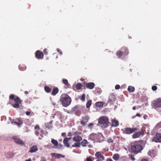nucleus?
Segmentation results:
<instances>
[{"instance_id":"obj_1","label":"nucleus","mask_w":161,"mask_h":161,"mask_svg":"<svg viewBox=\"0 0 161 161\" xmlns=\"http://www.w3.org/2000/svg\"><path fill=\"white\" fill-rule=\"evenodd\" d=\"M60 101L64 107H66L70 105L71 99L68 95L64 94L61 95Z\"/></svg>"},{"instance_id":"obj_2","label":"nucleus","mask_w":161,"mask_h":161,"mask_svg":"<svg viewBox=\"0 0 161 161\" xmlns=\"http://www.w3.org/2000/svg\"><path fill=\"white\" fill-rule=\"evenodd\" d=\"M108 119L107 117L103 116L98 119L99 125L103 128L107 127L108 125Z\"/></svg>"},{"instance_id":"obj_3","label":"nucleus","mask_w":161,"mask_h":161,"mask_svg":"<svg viewBox=\"0 0 161 161\" xmlns=\"http://www.w3.org/2000/svg\"><path fill=\"white\" fill-rule=\"evenodd\" d=\"M9 99L14 100L15 102V103L13 104L11 103V104L13 107L15 108H18L19 107V105L21 103V101L18 97H15V95L14 94H11L9 96Z\"/></svg>"},{"instance_id":"obj_4","label":"nucleus","mask_w":161,"mask_h":161,"mask_svg":"<svg viewBox=\"0 0 161 161\" xmlns=\"http://www.w3.org/2000/svg\"><path fill=\"white\" fill-rule=\"evenodd\" d=\"M131 149L133 153L135 154H137L140 152L143 149V148L141 145L137 143L132 145Z\"/></svg>"},{"instance_id":"obj_5","label":"nucleus","mask_w":161,"mask_h":161,"mask_svg":"<svg viewBox=\"0 0 161 161\" xmlns=\"http://www.w3.org/2000/svg\"><path fill=\"white\" fill-rule=\"evenodd\" d=\"M71 137H66L64 139L63 143L65 147H70L71 145L72 146L74 141H73V140H71Z\"/></svg>"},{"instance_id":"obj_6","label":"nucleus","mask_w":161,"mask_h":161,"mask_svg":"<svg viewBox=\"0 0 161 161\" xmlns=\"http://www.w3.org/2000/svg\"><path fill=\"white\" fill-rule=\"evenodd\" d=\"M81 134V133L78 131H76L73 133L74 136L73 139V141L80 142L82 140V137L80 136Z\"/></svg>"},{"instance_id":"obj_7","label":"nucleus","mask_w":161,"mask_h":161,"mask_svg":"<svg viewBox=\"0 0 161 161\" xmlns=\"http://www.w3.org/2000/svg\"><path fill=\"white\" fill-rule=\"evenodd\" d=\"M137 128H125L124 129L123 133L126 134H130L137 131Z\"/></svg>"},{"instance_id":"obj_8","label":"nucleus","mask_w":161,"mask_h":161,"mask_svg":"<svg viewBox=\"0 0 161 161\" xmlns=\"http://www.w3.org/2000/svg\"><path fill=\"white\" fill-rule=\"evenodd\" d=\"M153 141L156 142L161 143V133L156 132L153 138Z\"/></svg>"},{"instance_id":"obj_9","label":"nucleus","mask_w":161,"mask_h":161,"mask_svg":"<svg viewBox=\"0 0 161 161\" xmlns=\"http://www.w3.org/2000/svg\"><path fill=\"white\" fill-rule=\"evenodd\" d=\"M153 106L156 108H161V98L154 100L153 102Z\"/></svg>"},{"instance_id":"obj_10","label":"nucleus","mask_w":161,"mask_h":161,"mask_svg":"<svg viewBox=\"0 0 161 161\" xmlns=\"http://www.w3.org/2000/svg\"><path fill=\"white\" fill-rule=\"evenodd\" d=\"M144 135V132L142 129V128L139 130V132L134 133L132 135V137L134 138H136L139 137L140 136H142Z\"/></svg>"},{"instance_id":"obj_11","label":"nucleus","mask_w":161,"mask_h":161,"mask_svg":"<svg viewBox=\"0 0 161 161\" xmlns=\"http://www.w3.org/2000/svg\"><path fill=\"white\" fill-rule=\"evenodd\" d=\"M36 57L38 59H42L44 57L43 53L40 50H37L35 53Z\"/></svg>"},{"instance_id":"obj_12","label":"nucleus","mask_w":161,"mask_h":161,"mask_svg":"<svg viewBox=\"0 0 161 161\" xmlns=\"http://www.w3.org/2000/svg\"><path fill=\"white\" fill-rule=\"evenodd\" d=\"M13 138L14 139V141L16 144H19L21 146H25V143L19 138H18L16 136L14 137Z\"/></svg>"},{"instance_id":"obj_13","label":"nucleus","mask_w":161,"mask_h":161,"mask_svg":"<svg viewBox=\"0 0 161 161\" xmlns=\"http://www.w3.org/2000/svg\"><path fill=\"white\" fill-rule=\"evenodd\" d=\"M83 120L80 121V124L83 126H85L86 125V123L87 122L89 119V117L88 116H85L82 117Z\"/></svg>"},{"instance_id":"obj_14","label":"nucleus","mask_w":161,"mask_h":161,"mask_svg":"<svg viewBox=\"0 0 161 161\" xmlns=\"http://www.w3.org/2000/svg\"><path fill=\"white\" fill-rule=\"evenodd\" d=\"M95 156L97 159H99L101 161L104 160V157L99 152H96L95 154Z\"/></svg>"},{"instance_id":"obj_15","label":"nucleus","mask_w":161,"mask_h":161,"mask_svg":"<svg viewBox=\"0 0 161 161\" xmlns=\"http://www.w3.org/2000/svg\"><path fill=\"white\" fill-rule=\"evenodd\" d=\"M98 137V134H96L92 133L89 136L88 139L92 141H96L97 138Z\"/></svg>"},{"instance_id":"obj_16","label":"nucleus","mask_w":161,"mask_h":161,"mask_svg":"<svg viewBox=\"0 0 161 161\" xmlns=\"http://www.w3.org/2000/svg\"><path fill=\"white\" fill-rule=\"evenodd\" d=\"M120 51L123 54V55H127L129 53L128 49L125 47H122Z\"/></svg>"},{"instance_id":"obj_17","label":"nucleus","mask_w":161,"mask_h":161,"mask_svg":"<svg viewBox=\"0 0 161 161\" xmlns=\"http://www.w3.org/2000/svg\"><path fill=\"white\" fill-rule=\"evenodd\" d=\"M86 88L89 89H93L95 86V84L93 82L86 83L85 84Z\"/></svg>"},{"instance_id":"obj_18","label":"nucleus","mask_w":161,"mask_h":161,"mask_svg":"<svg viewBox=\"0 0 161 161\" xmlns=\"http://www.w3.org/2000/svg\"><path fill=\"white\" fill-rule=\"evenodd\" d=\"M148 155L152 158H154L156 155V153L155 151L153 150H151L148 152Z\"/></svg>"},{"instance_id":"obj_19","label":"nucleus","mask_w":161,"mask_h":161,"mask_svg":"<svg viewBox=\"0 0 161 161\" xmlns=\"http://www.w3.org/2000/svg\"><path fill=\"white\" fill-rule=\"evenodd\" d=\"M115 97L114 94H111L109 97L108 102L110 103H112L113 102L115 101Z\"/></svg>"},{"instance_id":"obj_20","label":"nucleus","mask_w":161,"mask_h":161,"mask_svg":"<svg viewBox=\"0 0 161 161\" xmlns=\"http://www.w3.org/2000/svg\"><path fill=\"white\" fill-rule=\"evenodd\" d=\"M14 123L19 126H20L23 123V120L22 119L19 118L17 119Z\"/></svg>"},{"instance_id":"obj_21","label":"nucleus","mask_w":161,"mask_h":161,"mask_svg":"<svg viewBox=\"0 0 161 161\" xmlns=\"http://www.w3.org/2000/svg\"><path fill=\"white\" fill-rule=\"evenodd\" d=\"M80 145L83 147H86L87 146L88 144H89L88 142L85 139H84L80 142Z\"/></svg>"},{"instance_id":"obj_22","label":"nucleus","mask_w":161,"mask_h":161,"mask_svg":"<svg viewBox=\"0 0 161 161\" xmlns=\"http://www.w3.org/2000/svg\"><path fill=\"white\" fill-rule=\"evenodd\" d=\"M38 149L37 146L35 145L31 147L29 150V152L31 153H33L36 152L38 150Z\"/></svg>"},{"instance_id":"obj_23","label":"nucleus","mask_w":161,"mask_h":161,"mask_svg":"<svg viewBox=\"0 0 161 161\" xmlns=\"http://www.w3.org/2000/svg\"><path fill=\"white\" fill-rule=\"evenodd\" d=\"M96 106L97 108H99L100 109L102 108L103 106V102H97L96 104Z\"/></svg>"},{"instance_id":"obj_24","label":"nucleus","mask_w":161,"mask_h":161,"mask_svg":"<svg viewBox=\"0 0 161 161\" xmlns=\"http://www.w3.org/2000/svg\"><path fill=\"white\" fill-rule=\"evenodd\" d=\"M119 125V122L115 119H113L112 121V125L114 127H116Z\"/></svg>"},{"instance_id":"obj_25","label":"nucleus","mask_w":161,"mask_h":161,"mask_svg":"<svg viewBox=\"0 0 161 161\" xmlns=\"http://www.w3.org/2000/svg\"><path fill=\"white\" fill-rule=\"evenodd\" d=\"M59 90L57 87H55L53 89L51 94L53 96H55L58 92Z\"/></svg>"},{"instance_id":"obj_26","label":"nucleus","mask_w":161,"mask_h":161,"mask_svg":"<svg viewBox=\"0 0 161 161\" xmlns=\"http://www.w3.org/2000/svg\"><path fill=\"white\" fill-rule=\"evenodd\" d=\"M95 93L97 95H98L101 94L102 92V90L101 88L98 87H96L94 91Z\"/></svg>"},{"instance_id":"obj_27","label":"nucleus","mask_w":161,"mask_h":161,"mask_svg":"<svg viewBox=\"0 0 161 161\" xmlns=\"http://www.w3.org/2000/svg\"><path fill=\"white\" fill-rule=\"evenodd\" d=\"M19 70L21 71H24L26 69V66L23 64H20L19 66Z\"/></svg>"},{"instance_id":"obj_28","label":"nucleus","mask_w":161,"mask_h":161,"mask_svg":"<svg viewBox=\"0 0 161 161\" xmlns=\"http://www.w3.org/2000/svg\"><path fill=\"white\" fill-rule=\"evenodd\" d=\"M53 121L52 120L49 122L46 123L45 124L46 127L48 128V129H50L52 127L53 125H52Z\"/></svg>"},{"instance_id":"obj_29","label":"nucleus","mask_w":161,"mask_h":161,"mask_svg":"<svg viewBox=\"0 0 161 161\" xmlns=\"http://www.w3.org/2000/svg\"><path fill=\"white\" fill-rule=\"evenodd\" d=\"M52 154H53V156H54L56 158H59L61 157L64 158L65 157L64 155L60 154L53 153H52Z\"/></svg>"},{"instance_id":"obj_30","label":"nucleus","mask_w":161,"mask_h":161,"mask_svg":"<svg viewBox=\"0 0 161 161\" xmlns=\"http://www.w3.org/2000/svg\"><path fill=\"white\" fill-rule=\"evenodd\" d=\"M44 90L45 92L48 93H50L52 90L50 88L47 86H45L44 87Z\"/></svg>"},{"instance_id":"obj_31","label":"nucleus","mask_w":161,"mask_h":161,"mask_svg":"<svg viewBox=\"0 0 161 161\" xmlns=\"http://www.w3.org/2000/svg\"><path fill=\"white\" fill-rule=\"evenodd\" d=\"M135 88L134 87L129 86L128 88V91L130 92H133L135 91Z\"/></svg>"},{"instance_id":"obj_32","label":"nucleus","mask_w":161,"mask_h":161,"mask_svg":"<svg viewBox=\"0 0 161 161\" xmlns=\"http://www.w3.org/2000/svg\"><path fill=\"white\" fill-rule=\"evenodd\" d=\"M80 144L79 142H76L74 144L72 145L71 147H70L71 148L72 147H80Z\"/></svg>"},{"instance_id":"obj_33","label":"nucleus","mask_w":161,"mask_h":161,"mask_svg":"<svg viewBox=\"0 0 161 161\" xmlns=\"http://www.w3.org/2000/svg\"><path fill=\"white\" fill-rule=\"evenodd\" d=\"M119 155L118 154H115L113 155V158L116 161L119 160Z\"/></svg>"},{"instance_id":"obj_34","label":"nucleus","mask_w":161,"mask_h":161,"mask_svg":"<svg viewBox=\"0 0 161 161\" xmlns=\"http://www.w3.org/2000/svg\"><path fill=\"white\" fill-rule=\"evenodd\" d=\"M94 158L92 157L91 156L88 157L86 159L84 160V161H93Z\"/></svg>"},{"instance_id":"obj_35","label":"nucleus","mask_w":161,"mask_h":161,"mask_svg":"<svg viewBox=\"0 0 161 161\" xmlns=\"http://www.w3.org/2000/svg\"><path fill=\"white\" fill-rule=\"evenodd\" d=\"M82 86V85L80 83H78L75 86V87L77 90H80Z\"/></svg>"},{"instance_id":"obj_36","label":"nucleus","mask_w":161,"mask_h":161,"mask_svg":"<svg viewBox=\"0 0 161 161\" xmlns=\"http://www.w3.org/2000/svg\"><path fill=\"white\" fill-rule=\"evenodd\" d=\"M63 83L65 84L66 86H67V87H69V84L68 83V81L67 79H63L62 80Z\"/></svg>"},{"instance_id":"obj_37","label":"nucleus","mask_w":161,"mask_h":161,"mask_svg":"<svg viewBox=\"0 0 161 161\" xmlns=\"http://www.w3.org/2000/svg\"><path fill=\"white\" fill-rule=\"evenodd\" d=\"M96 140V142H101L103 140V137L101 136L98 135V137Z\"/></svg>"},{"instance_id":"obj_38","label":"nucleus","mask_w":161,"mask_h":161,"mask_svg":"<svg viewBox=\"0 0 161 161\" xmlns=\"http://www.w3.org/2000/svg\"><path fill=\"white\" fill-rule=\"evenodd\" d=\"M51 142L55 146H57L58 144V142L57 140L53 139H52Z\"/></svg>"},{"instance_id":"obj_39","label":"nucleus","mask_w":161,"mask_h":161,"mask_svg":"<svg viewBox=\"0 0 161 161\" xmlns=\"http://www.w3.org/2000/svg\"><path fill=\"white\" fill-rule=\"evenodd\" d=\"M92 104V101L91 100H88L86 103V107L87 108H89Z\"/></svg>"},{"instance_id":"obj_40","label":"nucleus","mask_w":161,"mask_h":161,"mask_svg":"<svg viewBox=\"0 0 161 161\" xmlns=\"http://www.w3.org/2000/svg\"><path fill=\"white\" fill-rule=\"evenodd\" d=\"M116 55L118 57H120L123 54L120 50H119L116 52Z\"/></svg>"},{"instance_id":"obj_41","label":"nucleus","mask_w":161,"mask_h":161,"mask_svg":"<svg viewBox=\"0 0 161 161\" xmlns=\"http://www.w3.org/2000/svg\"><path fill=\"white\" fill-rule=\"evenodd\" d=\"M54 115L55 116L56 115L57 116H58V117H60L61 115L60 113L59 112H56L54 114Z\"/></svg>"},{"instance_id":"obj_42","label":"nucleus","mask_w":161,"mask_h":161,"mask_svg":"<svg viewBox=\"0 0 161 161\" xmlns=\"http://www.w3.org/2000/svg\"><path fill=\"white\" fill-rule=\"evenodd\" d=\"M85 94H82V95L81 100H82L83 101H85Z\"/></svg>"},{"instance_id":"obj_43","label":"nucleus","mask_w":161,"mask_h":161,"mask_svg":"<svg viewBox=\"0 0 161 161\" xmlns=\"http://www.w3.org/2000/svg\"><path fill=\"white\" fill-rule=\"evenodd\" d=\"M107 141L108 143H111V142H113V141L111 138H108V139L107 140Z\"/></svg>"},{"instance_id":"obj_44","label":"nucleus","mask_w":161,"mask_h":161,"mask_svg":"<svg viewBox=\"0 0 161 161\" xmlns=\"http://www.w3.org/2000/svg\"><path fill=\"white\" fill-rule=\"evenodd\" d=\"M93 125H94L92 123H91L88 125V127L89 128L91 129L92 128Z\"/></svg>"},{"instance_id":"obj_45","label":"nucleus","mask_w":161,"mask_h":161,"mask_svg":"<svg viewBox=\"0 0 161 161\" xmlns=\"http://www.w3.org/2000/svg\"><path fill=\"white\" fill-rule=\"evenodd\" d=\"M43 52L44 54L45 55H47L48 54V52L47 51V48H45L43 50Z\"/></svg>"},{"instance_id":"obj_46","label":"nucleus","mask_w":161,"mask_h":161,"mask_svg":"<svg viewBox=\"0 0 161 161\" xmlns=\"http://www.w3.org/2000/svg\"><path fill=\"white\" fill-rule=\"evenodd\" d=\"M152 89L153 91H156L157 89V87L156 86H153L152 87Z\"/></svg>"},{"instance_id":"obj_47","label":"nucleus","mask_w":161,"mask_h":161,"mask_svg":"<svg viewBox=\"0 0 161 161\" xmlns=\"http://www.w3.org/2000/svg\"><path fill=\"white\" fill-rule=\"evenodd\" d=\"M40 131L41 132V133L40 134V136H42V137H43V134L44 131L42 130L41 129L40 130Z\"/></svg>"},{"instance_id":"obj_48","label":"nucleus","mask_w":161,"mask_h":161,"mask_svg":"<svg viewBox=\"0 0 161 161\" xmlns=\"http://www.w3.org/2000/svg\"><path fill=\"white\" fill-rule=\"evenodd\" d=\"M35 129L36 130H40V128L39 126L38 125H36V126L35 127Z\"/></svg>"},{"instance_id":"obj_49","label":"nucleus","mask_w":161,"mask_h":161,"mask_svg":"<svg viewBox=\"0 0 161 161\" xmlns=\"http://www.w3.org/2000/svg\"><path fill=\"white\" fill-rule=\"evenodd\" d=\"M120 88V86L119 85H116L115 86V88L116 90H118Z\"/></svg>"},{"instance_id":"obj_50","label":"nucleus","mask_w":161,"mask_h":161,"mask_svg":"<svg viewBox=\"0 0 161 161\" xmlns=\"http://www.w3.org/2000/svg\"><path fill=\"white\" fill-rule=\"evenodd\" d=\"M130 159L132 160V161H134L135 160V157H134V156L132 155H131L130 156Z\"/></svg>"},{"instance_id":"obj_51","label":"nucleus","mask_w":161,"mask_h":161,"mask_svg":"<svg viewBox=\"0 0 161 161\" xmlns=\"http://www.w3.org/2000/svg\"><path fill=\"white\" fill-rule=\"evenodd\" d=\"M35 134L37 136H38L40 134L38 131L36 130L35 132Z\"/></svg>"},{"instance_id":"obj_52","label":"nucleus","mask_w":161,"mask_h":161,"mask_svg":"<svg viewBox=\"0 0 161 161\" xmlns=\"http://www.w3.org/2000/svg\"><path fill=\"white\" fill-rule=\"evenodd\" d=\"M57 50L58 52H59L60 53V54L61 55L63 53L62 52L60 51V50L59 49H57Z\"/></svg>"},{"instance_id":"obj_53","label":"nucleus","mask_w":161,"mask_h":161,"mask_svg":"<svg viewBox=\"0 0 161 161\" xmlns=\"http://www.w3.org/2000/svg\"><path fill=\"white\" fill-rule=\"evenodd\" d=\"M141 161H149L148 159L143 158L142 159Z\"/></svg>"},{"instance_id":"obj_54","label":"nucleus","mask_w":161,"mask_h":161,"mask_svg":"<svg viewBox=\"0 0 161 161\" xmlns=\"http://www.w3.org/2000/svg\"><path fill=\"white\" fill-rule=\"evenodd\" d=\"M61 136H66V133L64 132L62 133L61 134Z\"/></svg>"},{"instance_id":"obj_55","label":"nucleus","mask_w":161,"mask_h":161,"mask_svg":"<svg viewBox=\"0 0 161 161\" xmlns=\"http://www.w3.org/2000/svg\"><path fill=\"white\" fill-rule=\"evenodd\" d=\"M67 135L69 136H72V134L70 132H69L68 133Z\"/></svg>"},{"instance_id":"obj_56","label":"nucleus","mask_w":161,"mask_h":161,"mask_svg":"<svg viewBox=\"0 0 161 161\" xmlns=\"http://www.w3.org/2000/svg\"><path fill=\"white\" fill-rule=\"evenodd\" d=\"M41 161H46V160L44 158H41Z\"/></svg>"},{"instance_id":"obj_57","label":"nucleus","mask_w":161,"mask_h":161,"mask_svg":"<svg viewBox=\"0 0 161 161\" xmlns=\"http://www.w3.org/2000/svg\"><path fill=\"white\" fill-rule=\"evenodd\" d=\"M26 115L28 116L30 114V112L29 111H26Z\"/></svg>"},{"instance_id":"obj_58","label":"nucleus","mask_w":161,"mask_h":161,"mask_svg":"<svg viewBox=\"0 0 161 161\" xmlns=\"http://www.w3.org/2000/svg\"><path fill=\"white\" fill-rule=\"evenodd\" d=\"M147 116L146 115H145L143 116V118L144 119H146L147 118Z\"/></svg>"},{"instance_id":"obj_59","label":"nucleus","mask_w":161,"mask_h":161,"mask_svg":"<svg viewBox=\"0 0 161 161\" xmlns=\"http://www.w3.org/2000/svg\"><path fill=\"white\" fill-rule=\"evenodd\" d=\"M106 161H113L111 158H108L107 159Z\"/></svg>"},{"instance_id":"obj_60","label":"nucleus","mask_w":161,"mask_h":161,"mask_svg":"<svg viewBox=\"0 0 161 161\" xmlns=\"http://www.w3.org/2000/svg\"><path fill=\"white\" fill-rule=\"evenodd\" d=\"M158 125L161 128V121L158 124Z\"/></svg>"},{"instance_id":"obj_61","label":"nucleus","mask_w":161,"mask_h":161,"mask_svg":"<svg viewBox=\"0 0 161 161\" xmlns=\"http://www.w3.org/2000/svg\"><path fill=\"white\" fill-rule=\"evenodd\" d=\"M136 116H138V117H140L141 116V115L140 114L137 113L136 115Z\"/></svg>"},{"instance_id":"obj_62","label":"nucleus","mask_w":161,"mask_h":161,"mask_svg":"<svg viewBox=\"0 0 161 161\" xmlns=\"http://www.w3.org/2000/svg\"><path fill=\"white\" fill-rule=\"evenodd\" d=\"M29 93V92L27 91H25V94L27 95Z\"/></svg>"},{"instance_id":"obj_63","label":"nucleus","mask_w":161,"mask_h":161,"mask_svg":"<svg viewBox=\"0 0 161 161\" xmlns=\"http://www.w3.org/2000/svg\"><path fill=\"white\" fill-rule=\"evenodd\" d=\"M25 161H31V158L26 160Z\"/></svg>"},{"instance_id":"obj_64","label":"nucleus","mask_w":161,"mask_h":161,"mask_svg":"<svg viewBox=\"0 0 161 161\" xmlns=\"http://www.w3.org/2000/svg\"><path fill=\"white\" fill-rule=\"evenodd\" d=\"M132 109L133 110H135L136 109V107L135 106H134L133 108H132Z\"/></svg>"}]
</instances>
